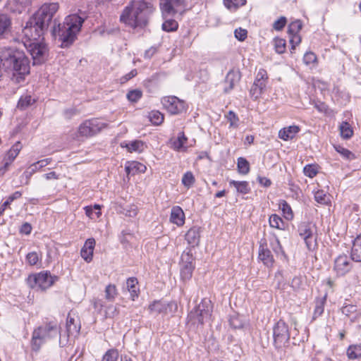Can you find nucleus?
I'll list each match as a JSON object with an SVG mask.
<instances>
[{
    "instance_id": "nucleus-1",
    "label": "nucleus",
    "mask_w": 361,
    "mask_h": 361,
    "mask_svg": "<svg viewBox=\"0 0 361 361\" xmlns=\"http://www.w3.org/2000/svg\"><path fill=\"white\" fill-rule=\"evenodd\" d=\"M59 8V5L56 2L42 4L26 22L23 29L25 37L31 40L40 39L53 22L52 35L59 37L63 47L71 44L81 29L84 18L78 14H71L65 18L63 23H60L56 18Z\"/></svg>"
},
{
    "instance_id": "nucleus-2",
    "label": "nucleus",
    "mask_w": 361,
    "mask_h": 361,
    "mask_svg": "<svg viewBox=\"0 0 361 361\" xmlns=\"http://www.w3.org/2000/svg\"><path fill=\"white\" fill-rule=\"evenodd\" d=\"M3 69L15 84H23L30 73V61L18 49H8L1 54Z\"/></svg>"
},
{
    "instance_id": "nucleus-3",
    "label": "nucleus",
    "mask_w": 361,
    "mask_h": 361,
    "mask_svg": "<svg viewBox=\"0 0 361 361\" xmlns=\"http://www.w3.org/2000/svg\"><path fill=\"white\" fill-rule=\"evenodd\" d=\"M154 11L149 0H134L126 6L120 16V21L133 28H144Z\"/></svg>"
},
{
    "instance_id": "nucleus-4",
    "label": "nucleus",
    "mask_w": 361,
    "mask_h": 361,
    "mask_svg": "<svg viewBox=\"0 0 361 361\" xmlns=\"http://www.w3.org/2000/svg\"><path fill=\"white\" fill-rule=\"evenodd\" d=\"M61 336L60 328L56 321H51L35 329L32 338V349L37 350L41 345L47 339ZM60 345L62 344L61 339H59Z\"/></svg>"
},
{
    "instance_id": "nucleus-5",
    "label": "nucleus",
    "mask_w": 361,
    "mask_h": 361,
    "mask_svg": "<svg viewBox=\"0 0 361 361\" xmlns=\"http://www.w3.org/2000/svg\"><path fill=\"white\" fill-rule=\"evenodd\" d=\"M59 277L51 275L49 271H42L38 273L31 274L26 279L27 286L37 291H45L51 287Z\"/></svg>"
},
{
    "instance_id": "nucleus-6",
    "label": "nucleus",
    "mask_w": 361,
    "mask_h": 361,
    "mask_svg": "<svg viewBox=\"0 0 361 361\" xmlns=\"http://www.w3.org/2000/svg\"><path fill=\"white\" fill-rule=\"evenodd\" d=\"M44 36L39 39L31 40L27 39L30 42L28 46V51L33 59V65L42 64L47 59L48 48L46 44L43 42Z\"/></svg>"
},
{
    "instance_id": "nucleus-7",
    "label": "nucleus",
    "mask_w": 361,
    "mask_h": 361,
    "mask_svg": "<svg viewBox=\"0 0 361 361\" xmlns=\"http://www.w3.org/2000/svg\"><path fill=\"white\" fill-rule=\"evenodd\" d=\"M188 6L185 0H159V6L164 18L183 13Z\"/></svg>"
},
{
    "instance_id": "nucleus-8",
    "label": "nucleus",
    "mask_w": 361,
    "mask_h": 361,
    "mask_svg": "<svg viewBox=\"0 0 361 361\" xmlns=\"http://www.w3.org/2000/svg\"><path fill=\"white\" fill-rule=\"evenodd\" d=\"M274 345L276 348H281L288 343L290 333L286 323L280 319L273 327Z\"/></svg>"
},
{
    "instance_id": "nucleus-9",
    "label": "nucleus",
    "mask_w": 361,
    "mask_h": 361,
    "mask_svg": "<svg viewBox=\"0 0 361 361\" xmlns=\"http://www.w3.org/2000/svg\"><path fill=\"white\" fill-rule=\"evenodd\" d=\"M106 126V123L101 122L97 118L86 120L79 126L78 134L82 137H92L99 133Z\"/></svg>"
},
{
    "instance_id": "nucleus-10",
    "label": "nucleus",
    "mask_w": 361,
    "mask_h": 361,
    "mask_svg": "<svg viewBox=\"0 0 361 361\" xmlns=\"http://www.w3.org/2000/svg\"><path fill=\"white\" fill-rule=\"evenodd\" d=\"M164 109L171 115L180 114L185 111V104L175 96L164 97L161 99Z\"/></svg>"
},
{
    "instance_id": "nucleus-11",
    "label": "nucleus",
    "mask_w": 361,
    "mask_h": 361,
    "mask_svg": "<svg viewBox=\"0 0 361 361\" xmlns=\"http://www.w3.org/2000/svg\"><path fill=\"white\" fill-rule=\"evenodd\" d=\"M210 302L204 301L202 304L199 305L195 311L190 312L189 314L190 319H193L194 322H198L203 324L204 320L208 319L212 316V309L209 307Z\"/></svg>"
},
{
    "instance_id": "nucleus-12",
    "label": "nucleus",
    "mask_w": 361,
    "mask_h": 361,
    "mask_svg": "<svg viewBox=\"0 0 361 361\" xmlns=\"http://www.w3.org/2000/svg\"><path fill=\"white\" fill-rule=\"evenodd\" d=\"M353 268V263L346 255H340L334 259V270L338 276H344Z\"/></svg>"
},
{
    "instance_id": "nucleus-13",
    "label": "nucleus",
    "mask_w": 361,
    "mask_h": 361,
    "mask_svg": "<svg viewBox=\"0 0 361 361\" xmlns=\"http://www.w3.org/2000/svg\"><path fill=\"white\" fill-rule=\"evenodd\" d=\"M298 233L304 240L306 247L309 250H312L317 245L316 239L309 224H301L298 227Z\"/></svg>"
},
{
    "instance_id": "nucleus-14",
    "label": "nucleus",
    "mask_w": 361,
    "mask_h": 361,
    "mask_svg": "<svg viewBox=\"0 0 361 361\" xmlns=\"http://www.w3.org/2000/svg\"><path fill=\"white\" fill-rule=\"evenodd\" d=\"M240 80V73L238 71L231 70L226 74L224 81V92L225 93H229L235 86L236 84Z\"/></svg>"
},
{
    "instance_id": "nucleus-15",
    "label": "nucleus",
    "mask_w": 361,
    "mask_h": 361,
    "mask_svg": "<svg viewBox=\"0 0 361 361\" xmlns=\"http://www.w3.org/2000/svg\"><path fill=\"white\" fill-rule=\"evenodd\" d=\"M95 243V240L94 238H88L85 242V244L80 250L81 257L87 263L92 260Z\"/></svg>"
},
{
    "instance_id": "nucleus-16",
    "label": "nucleus",
    "mask_w": 361,
    "mask_h": 361,
    "mask_svg": "<svg viewBox=\"0 0 361 361\" xmlns=\"http://www.w3.org/2000/svg\"><path fill=\"white\" fill-rule=\"evenodd\" d=\"M37 101V97L30 93H25L20 96L17 104V108L21 111L32 106Z\"/></svg>"
},
{
    "instance_id": "nucleus-17",
    "label": "nucleus",
    "mask_w": 361,
    "mask_h": 361,
    "mask_svg": "<svg viewBox=\"0 0 361 361\" xmlns=\"http://www.w3.org/2000/svg\"><path fill=\"white\" fill-rule=\"evenodd\" d=\"M185 240L192 247L197 246L200 239V227L190 228L185 235Z\"/></svg>"
},
{
    "instance_id": "nucleus-18",
    "label": "nucleus",
    "mask_w": 361,
    "mask_h": 361,
    "mask_svg": "<svg viewBox=\"0 0 361 361\" xmlns=\"http://www.w3.org/2000/svg\"><path fill=\"white\" fill-rule=\"evenodd\" d=\"M300 129L298 126H290L281 128L279 131V137L284 141H288L293 139L296 135L300 132Z\"/></svg>"
},
{
    "instance_id": "nucleus-19",
    "label": "nucleus",
    "mask_w": 361,
    "mask_h": 361,
    "mask_svg": "<svg viewBox=\"0 0 361 361\" xmlns=\"http://www.w3.org/2000/svg\"><path fill=\"white\" fill-rule=\"evenodd\" d=\"M170 221L178 226L185 224V214L179 206H174L171 210Z\"/></svg>"
},
{
    "instance_id": "nucleus-20",
    "label": "nucleus",
    "mask_w": 361,
    "mask_h": 361,
    "mask_svg": "<svg viewBox=\"0 0 361 361\" xmlns=\"http://www.w3.org/2000/svg\"><path fill=\"white\" fill-rule=\"evenodd\" d=\"M126 290L130 293V299L135 300L139 296L140 288L136 277H130L126 280Z\"/></svg>"
},
{
    "instance_id": "nucleus-21",
    "label": "nucleus",
    "mask_w": 361,
    "mask_h": 361,
    "mask_svg": "<svg viewBox=\"0 0 361 361\" xmlns=\"http://www.w3.org/2000/svg\"><path fill=\"white\" fill-rule=\"evenodd\" d=\"M350 259L355 262H361V234L353 240Z\"/></svg>"
},
{
    "instance_id": "nucleus-22",
    "label": "nucleus",
    "mask_w": 361,
    "mask_h": 361,
    "mask_svg": "<svg viewBox=\"0 0 361 361\" xmlns=\"http://www.w3.org/2000/svg\"><path fill=\"white\" fill-rule=\"evenodd\" d=\"M169 306V303H166L161 300H156L149 305V310L152 313L156 314H166L167 313V310Z\"/></svg>"
},
{
    "instance_id": "nucleus-23",
    "label": "nucleus",
    "mask_w": 361,
    "mask_h": 361,
    "mask_svg": "<svg viewBox=\"0 0 361 361\" xmlns=\"http://www.w3.org/2000/svg\"><path fill=\"white\" fill-rule=\"evenodd\" d=\"M146 169V166L138 161L129 162L125 167L126 173L132 176L137 173H145Z\"/></svg>"
},
{
    "instance_id": "nucleus-24",
    "label": "nucleus",
    "mask_w": 361,
    "mask_h": 361,
    "mask_svg": "<svg viewBox=\"0 0 361 361\" xmlns=\"http://www.w3.org/2000/svg\"><path fill=\"white\" fill-rule=\"evenodd\" d=\"M229 185L235 188L238 193L246 195L250 192V187L247 181H238L231 180L229 181Z\"/></svg>"
},
{
    "instance_id": "nucleus-25",
    "label": "nucleus",
    "mask_w": 361,
    "mask_h": 361,
    "mask_svg": "<svg viewBox=\"0 0 361 361\" xmlns=\"http://www.w3.org/2000/svg\"><path fill=\"white\" fill-rule=\"evenodd\" d=\"M259 259L267 267L272 266L274 263V258L271 251L262 245L259 247Z\"/></svg>"
},
{
    "instance_id": "nucleus-26",
    "label": "nucleus",
    "mask_w": 361,
    "mask_h": 361,
    "mask_svg": "<svg viewBox=\"0 0 361 361\" xmlns=\"http://www.w3.org/2000/svg\"><path fill=\"white\" fill-rule=\"evenodd\" d=\"M85 214L92 220H97L102 216L101 205L95 204L84 207Z\"/></svg>"
},
{
    "instance_id": "nucleus-27",
    "label": "nucleus",
    "mask_w": 361,
    "mask_h": 361,
    "mask_svg": "<svg viewBox=\"0 0 361 361\" xmlns=\"http://www.w3.org/2000/svg\"><path fill=\"white\" fill-rule=\"evenodd\" d=\"M22 149V145L20 142H16L11 148L7 152V159L8 161L4 164V168L6 169L10 163H11L18 155L20 151Z\"/></svg>"
},
{
    "instance_id": "nucleus-28",
    "label": "nucleus",
    "mask_w": 361,
    "mask_h": 361,
    "mask_svg": "<svg viewBox=\"0 0 361 361\" xmlns=\"http://www.w3.org/2000/svg\"><path fill=\"white\" fill-rule=\"evenodd\" d=\"M187 140L188 138L184 132H180L176 139L173 140H171V147L174 150L180 152L184 148V145L186 143Z\"/></svg>"
},
{
    "instance_id": "nucleus-29",
    "label": "nucleus",
    "mask_w": 361,
    "mask_h": 361,
    "mask_svg": "<svg viewBox=\"0 0 361 361\" xmlns=\"http://www.w3.org/2000/svg\"><path fill=\"white\" fill-rule=\"evenodd\" d=\"M348 359L355 360L361 357V344L350 345L346 350Z\"/></svg>"
},
{
    "instance_id": "nucleus-30",
    "label": "nucleus",
    "mask_w": 361,
    "mask_h": 361,
    "mask_svg": "<svg viewBox=\"0 0 361 361\" xmlns=\"http://www.w3.org/2000/svg\"><path fill=\"white\" fill-rule=\"evenodd\" d=\"M327 294H325L322 298H319L315 301V307L313 314V318L316 319L321 316L324 310V305L326 303Z\"/></svg>"
},
{
    "instance_id": "nucleus-31",
    "label": "nucleus",
    "mask_w": 361,
    "mask_h": 361,
    "mask_svg": "<svg viewBox=\"0 0 361 361\" xmlns=\"http://www.w3.org/2000/svg\"><path fill=\"white\" fill-rule=\"evenodd\" d=\"M80 329V325L75 323V319L73 318L68 317L66 321L67 336L69 337L70 336L78 334Z\"/></svg>"
},
{
    "instance_id": "nucleus-32",
    "label": "nucleus",
    "mask_w": 361,
    "mask_h": 361,
    "mask_svg": "<svg viewBox=\"0 0 361 361\" xmlns=\"http://www.w3.org/2000/svg\"><path fill=\"white\" fill-rule=\"evenodd\" d=\"M125 147L130 152H142L145 148V145L142 140H135L126 143Z\"/></svg>"
},
{
    "instance_id": "nucleus-33",
    "label": "nucleus",
    "mask_w": 361,
    "mask_h": 361,
    "mask_svg": "<svg viewBox=\"0 0 361 361\" xmlns=\"http://www.w3.org/2000/svg\"><path fill=\"white\" fill-rule=\"evenodd\" d=\"M279 208L281 209L283 216L287 220H291L293 218V212L290 205L286 200L279 202Z\"/></svg>"
},
{
    "instance_id": "nucleus-34",
    "label": "nucleus",
    "mask_w": 361,
    "mask_h": 361,
    "mask_svg": "<svg viewBox=\"0 0 361 361\" xmlns=\"http://www.w3.org/2000/svg\"><path fill=\"white\" fill-rule=\"evenodd\" d=\"M9 16L4 13H0V37L9 29L11 26Z\"/></svg>"
},
{
    "instance_id": "nucleus-35",
    "label": "nucleus",
    "mask_w": 361,
    "mask_h": 361,
    "mask_svg": "<svg viewBox=\"0 0 361 361\" xmlns=\"http://www.w3.org/2000/svg\"><path fill=\"white\" fill-rule=\"evenodd\" d=\"M195 269V264H181L180 277L183 281L191 279L192 272Z\"/></svg>"
},
{
    "instance_id": "nucleus-36",
    "label": "nucleus",
    "mask_w": 361,
    "mask_h": 361,
    "mask_svg": "<svg viewBox=\"0 0 361 361\" xmlns=\"http://www.w3.org/2000/svg\"><path fill=\"white\" fill-rule=\"evenodd\" d=\"M341 135L345 140L350 139L353 135V130L347 121H343L339 127Z\"/></svg>"
},
{
    "instance_id": "nucleus-37",
    "label": "nucleus",
    "mask_w": 361,
    "mask_h": 361,
    "mask_svg": "<svg viewBox=\"0 0 361 361\" xmlns=\"http://www.w3.org/2000/svg\"><path fill=\"white\" fill-rule=\"evenodd\" d=\"M237 168L239 173L246 175L250 171V164L244 157H239L237 159Z\"/></svg>"
},
{
    "instance_id": "nucleus-38",
    "label": "nucleus",
    "mask_w": 361,
    "mask_h": 361,
    "mask_svg": "<svg viewBox=\"0 0 361 361\" xmlns=\"http://www.w3.org/2000/svg\"><path fill=\"white\" fill-rule=\"evenodd\" d=\"M165 20L162 23L161 27L164 31L173 32L178 28V23L176 20L172 18H164Z\"/></svg>"
},
{
    "instance_id": "nucleus-39",
    "label": "nucleus",
    "mask_w": 361,
    "mask_h": 361,
    "mask_svg": "<svg viewBox=\"0 0 361 361\" xmlns=\"http://www.w3.org/2000/svg\"><path fill=\"white\" fill-rule=\"evenodd\" d=\"M246 0H224V6L230 11H235L240 6L245 5Z\"/></svg>"
},
{
    "instance_id": "nucleus-40",
    "label": "nucleus",
    "mask_w": 361,
    "mask_h": 361,
    "mask_svg": "<svg viewBox=\"0 0 361 361\" xmlns=\"http://www.w3.org/2000/svg\"><path fill=\"white\" fill-rule=\"evenodd\" d=\"M269 225L272 228L282 230L284 228L283 219L277 214H272L269 217Z\"/></svg>"
},
{
    "instance_id": "nucleus-41",
    "label": "nucleus",
    "mask_w": 361,
    "mask_h": 361,
    "mask_svg": "<svg viewBox=\"0 0 361 361\" xmlns=\"http://www.w3.org/2000/svg\"><path fill=\"white\" fill-rule=\"evenodd\" d=\"M149 121L156 126H159L164 121V115L159 111L153 110L149 113Z\"/></svg>"
},
{
    "instance_id": "nucleus-42",
    "label": "nucleus",
    "mask_w": 361,
    "mask_h": 361,
    "mask_svg": "<svg viewBox=\"0 0 361 361\" xmlns=\"http://www.w3.org/2000/svg\"><path fill=\"white\" fill-rule=\"evenodd\" d=\"M335 150L346 160H353L355 158L354 154L349 149L341 145H335Z\"/></svg>"
},
{
    "instance_id": "nucleus-43",
    "label": "nucleus",
    "mask_w": 361,
    "mask_h": 361,
    "mask_svg": "<svg viewBox=\"0 0 361 361\" xmlns=\"http://www.w3.org/2000/svg\"><path fill=\"white\" fill-rule=\"evenodd\" d=\"M142 97V92L140 90L135 89L129 90L126 94L128 100L131 103L137 102Z\"/></svg>"
},
{
    "instance_id": "nucleus-44",
    "label": "nucleus",
    "mask_w": 361,
    "mask_h": 361,
    "mask_svg": "<svg viewBox=\"0 0 361 361\" xmlns=\"http://www.w3.org/2000/svg\"><path fill=\"white\" fill-rule=\"evenodd\" d=\"M229 324L230 326L235 329H241L243 327L244 322L242 319V317L238 314H234L230 316L229 318Z\"/></svg>"
},
{
    "instance_id": "nucleus-45",
    "label": "nucleus",
    "mask_w": 361,
    "mask_h": 361,
    "mask_svg": "<svg viewBox=\"0 0 361 361\" xmlns=\"http://www.w3.org/2000/svg\"><path fill=\"white\" fill-rule=\"evenodd\" d=\"M274 47L276 53L283 54L286 51V40L282 38H274Z\"/></svg>"
},
{
    "instance_id": "nucleus-46",
    "label": "nucleus",
    "mask_w": 361,
    "mask_h": 361,
    "mask_svg": "<svg viewBox=\"0 0 361 361\" xmlns=\"http://www.w3.org/2000/svg\"><path fill=\"white\" fill-rule=\"evenodd\" d=\"M117 288L115 285L109 284L105 288V297L109 301H113L117 295Z\"/></svg>"
},
{
    "instance_id": "nucleus-47",
    "label": "nucleus",
    "mask_w": 361,
    "mask_h": 361,
    "mask_svg": "<svg viewBox=\"0 0 361 361\" xmlns=\"http://www.w3.org/2000/svg\"><path fill=\"white\" fill-rule=\"evenodd\" d=\"M226 118L229 121V128H237L239 126V118L233 111H229Z\"/></svg>"
},
{
    "instance_id": "nucleus-48",
    "label": "nucleus",
    "mask_w": 361,
    "mask_h": 361,
    "mask_svg": "<svg viewBox=\"0 0 361 361\" xmlns=\"http://www.w3.org/2000/svg\"><path fill=\"white\" fill-rule=\"evenodd\" d=\"M195 177L191 171L185 173L182 178V184L187 188H190L195 183Z\"/></svg>"
},
{
    "instance_id": "nucleus-49",
    "label": "nucleus",
    "mask_w": 361,
    "mask_h": 361,
    "mask_svg": "<svg viewBox=\"0 0 361 361\" xmlns=\"http://www.w3.org/2000/svg\"><path fill=\"white\" fill-rule=\"evenodd\" d=\"M304 174L309 178H314L318 173V168L316 164H307L303 168Z\"/></svg>"
},
{
    "instance_id": "nucleus-50",
    "label": "nucleus",
    "mask_w": 361,
    "mask_h": 361,
    "mask_svg": "<svg viewBox=\"0 0 361 361\" xmlns=\"http://www.w3.org/2000/svg\"><path fill=\"white\" fill-rule=\"evenodd\" d=\"M302 29V23L300 20H295L291 22L288 28V35H299V32Z\"/></svg>"
},
{
    "instance_id": "nucleus-51",
    "label": "nucleus",
    "mask_w": 361,
    "mask_h": 361,
    "mask_svg": "<svg viewBox=\"0 0 361 361\" xmlns=\"http://www.w3.org/2000/svg\"><path fill=\"white\" fill-rule=\"evenodd\" d=\"M314 200L317 202L322 204H327L329 202V199L327 197L326 193L322 190H319L315 192Z\"/></svg>"
},
{
    "instance_id": "nucleus-52",
    "label": "nucleus",
    "mask_w": 361,
    "mask_h": 361,
    "mask_svg": "<svg viewBox=\"0 0 361 361\" xmlns=\"http://www.w3.org/2000/svg\"><path fill=\"white\" fill-rule=\"evenodd\" d=\"M181 264H194V259L190 248H186V250L183 252L181 255Z\"/></svg>"
},
{
    "instance_id": "nucleus-53",
    "label": "nucleus",
    "mask_w": 361,
    "mask_h": 361,
    "mask_svg": "<svg viewBox=\"0 0 361 361\" xmlns=\"http://www.w3.org/2000/svg\"><path fill=\"white\" fill-rule=\"evenodd\" d=\"M118 352L115 349H110L104 355L102 361H117Z\"/></svg>"
},
{
    "instance_id": "nucleus-54",
    "label": "nucleus",
    "mask_w": 361,
    "mask_h": 361,
    "mask_svg": "<svg viewBox=\"0 0 361 361\" xmlns=\"http://www.w3.org/2000/svg\"><path fill=\"white\" fill-rule=\"evenodd\" d=\"M25 259L29 265L35 266L39 261V257L36 252H30L26 255Z\"/></svg>"
},
{
    "instance_id": "nucleus-55",
    "label": "nucleus",
    "mask_w": 361,
    "mask_h": 361,
    "mask_svg": "<svg viewBox=\"0 0 361 361\" xmlns=\"http://www.w3.org/2000/svg\"><path fill=\"white\" fill-rule=\"evenodd\" d=\"M286 23V18L284 16H281L274 21L273 24V28L277 31L281 30L285 27Z\"/></svg>"
},
{
    "instance_id": "nucleus-56",
    "label": "nucleus",
    "mask_w": 361,
    "mask_h": 361,
    "mask_svg": "<svg viewBox=\"0 0 361 361\" xmlns=\"http://www.w3.org/2000/svg\"><path fill=\"white\" fill-rule=\"evenodd\" d=\"M289 35V42L291 45L290 51L295 49V47L298 45L301 42V38L299 35Z\"/></svg>"
},
{
    "instance_id": "nucleus-57",
    "label": "nucleus",
    "mask_w": 361,
    "mask_h": 361,
    "mask_svg": "<svg viewBox=\"0 0 361 361\" xmlns=\"http://www.w3.org/2000/svg\"><path fill=\"white\" fill-rule=\"evenodd\" d=\"M247 35V30L241 27H238L235 29L234 31L235 37L241 42L244 41L246 39Z\"/></svg>"
},
{
    "instance_id": "nucleus-58",
    "label": "nucleus",
    "mask_w": 361,
    "mask_h": 361,
    "mask_svg": "<svg viewBox=\"0 0 361 361\" xmlns=\"http://www.w3.org/2000/svg\"><path fill=\"white\" fill-rule=\"evenodd\" d=\"M356 306L353 305H344L341 308V312L348 317H349L351 314L356 312Z\"/></svg>"
},
{
    "instance_id": "nucleus-59",
    "label": "nucleus",
    "mask_w": 361,
    "mask_h": 361,
    "mask_svg": "<svg viewBox=\"0 0 361 361\" xmlns=\"http://www.w3.org/2000/svg\"><path fill=\"white\" fill-rule=\"evenodd\" d=\"M137 74V71L136 69H133L130 71L128 73L126 74L125 75L122 76L119 79V82L121 84H124L127 82L128 80L136 76Z\"/></svg>"
},
{
    "instance_id": "nucleus-60",
    "label": "nucleus",
    "mask_w": 361,
    "mask_h": 361,
    "mask_svg": "<svg viewBox=\"0 0 361 361\" xmlns=\"http://www.w3.org/2000/svg\"><path fill=\"white\" fill-rule=\"evenodd\" d=\"M78 114H79V111H78V109L74 107H72V108H68V109H66L64 110L63 116L66 119H71L73 116L78 115Z\"/></svg>"
},
{
    "instance_id": "nucleus-61",
    "label": "nucleus",
    "mask_w": 361,
    "mask_h": 361,
    "mask_svg": "<svg viewBox=\"0 0 361 361\" xmlns=\"http://www.w3.org/2000/svg\"><path fill=\"white\" fill-rule=\"evenodd\" d=\"M302 284V279L301 276H295L292 281L290 286L294 290H298L301 288Z\"/></svg>"
},
{
    "instance_id": "nucleus-62",
    "label": "nucleus",
    "mask_w": 361,
    "mask_h": 361,
    "mask_svg": "<svg viewBox=\"0 0 361 361\" xmlns=\"http://www.w3.org/2000/svg\"><path fill=\"white\" fill-rule=\"evenodd\" d=\"M314 107L321 113L329 114V108L324 102H317L314 104Z\"/></svg>"
},
{
    "instance_id": "nucleus-63",
    "label": "nucleus",
    "mask_w": 361,
    "mask_h": 361,
    "mask_svg": "<svg viewBox=\"0 0 361 361\" xmlns=\"http://www.w3.org/2000/svg\"><path fill=\"white\" fill-rule=\"evenodd\" d=\"M13 3L16 4L14 11L21 13L22 11L25 8L27 4L26 0H13Z\"/></svg>"
},
{
    "instance_id": "nucleus-64",
    "label": "nucleus",
    "mask_w": 361,
    "mask_h": 361,
    "mask_svg": "<svg viewBox=\"0 0 361 361\" xmlns=\"http://www.w3.org/2000/svg\"><path fill=\"white\" fill-rule=\"evenodd\" d=\"M316 60V55L313 52H307L303 56V61L307 65L314 63Z\"/></svg>"
}]
</instances>
